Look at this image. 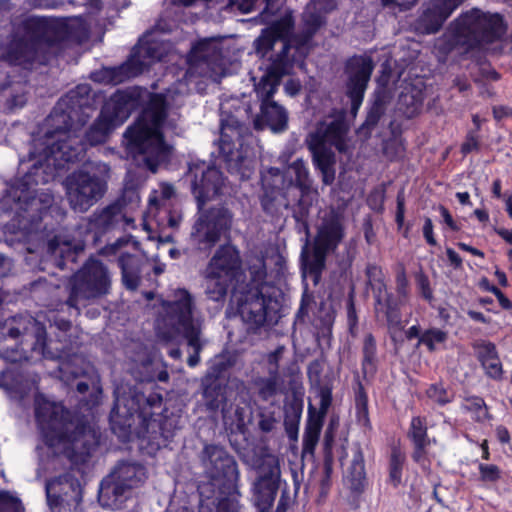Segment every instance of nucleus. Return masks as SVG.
Wrapping results in <instances>:
<instances>
[{"instance_id": "nucleus-1", "label": "nucleus", "mask_w": 512, "mask_h": 512, "mask_svg": "<svg viewBox=\"0 0 512 512\" xmlns=\"http://www.w3.org/2000/svg\"><path fill=\"white\" fill-rule=\"evenodd\" d=\"M180 411L170 412L163 406V395L158 387L150 390L129 388L127 393L116 394L109 415L113 434L123 442L131 441L135 436L146 442V447L157 451L174 438L181 429Z\"/></svg>"}, {"instance_id": "nucleus-2", "label": "nucleus", "mask_w": 512, "mask_h": 512, "mask_svg": "<svg viewBox=\"0 0 512 512\" xmlns=\"http://www.w3.org/2000/svg\"><path fill=\"white\" fill-rule=\"evenodd\" d=\"M96 98L89 84H79L57 101L45 123L47 159L64 163L82 160L85 149L81 140L71 134L80 131L92 117L97 109Z\"/></svg>"}, {"instance_id": "nucleus-3", "label": "nucleus", "mask_w": 512, "mask_h": 512, "mask_svg": "<svg viewBox=\"0 0 512 512\" xmlns=\"http://www.w3.org/2000/svg\"><path fill=\"white\" fill-rule=\"evenodd\" d=\"M82 32L81 23L73 18L28 16L12 33L5 58L11 65L27 70L36 63L45 65L47 58L42 54L44 49L79 38Z\"/></svg>"}, {"instance_id": "nucleus-4", "label": "nucleus", "mask_w": 512, "mask_h": 512, "mask_svg": "<svg viewBox=\"0 0 512 512\" xmlns=\"http://www.w3.org/2000/svg\"><path fill=\"white\" fill-rule=\"evenodd\" d=\"M35 419L48 447L63 446L64 456L74 464H84L99 445V436L83 419H74L62 404L43 394L34 399Z\"/></svg>"}, {"instance_id": "nucleus-5", "label": "nucleus", "mask_w": 512, "mask_h": 512, "mask_svg": "<svg viewBox=\"0 0 512 512\" xmlns=\"http://www.w3.org/2000/svg\"><path fill=\"white\" fill-rule=\"evenodd\" d=\"M202 462L209 481L198 488V512H237L240 471L234 456L223 446L206 444Z\"/></svg>"}, {"instance_id": "nucleus-6", "label": "nucleus", "mask_w": 512, "mask_h": 512, "mask_svg": "<svg viewBox=\"0 0 512 512\" xmlns=\"http://www.w3.org/2000/svg\"><path fill=\"white\" fill-rule=\"evenodd\" d=\"M329 117L332 118L331 121L318 122L315 130L306 138L313 165L321 173L325 185H331L335 180L336 156L331 147L339 153H346L350 130L345 110L333 109Z\"/></svg>"}, {"instance_id": "nucleus-7", "label": "nucleus", "mask_w": 512, "mask_h": 512, "mask_svg": "<svg viewBox=\"0 0 512 512\" xmlns=\"http://www.w3.org/2000/svg\"><path fill=\"white\" fill-rule=\"evenodd\" d=\"M122 206L112 203L93 214L82 219L77 226V232L82 237L80 243L72 245L70 242L60 243L57 237L48 243V251L56 257V266L64 269L68 263H75L78 254L83 252L86 244L97 246L102 243L103 237L113 231L121 222Z\"/></svg>"}, {"instance_id": "nucleus-8", "label": "nucleus", "mask_w": 512, "mask_h": 512, "mask_svg": "<svg viewBox=\"0 0 512 512\" xmlns=\"http://www.w3.org/2000/svg\"><path fill=\"white\" fill-rule=\"evenodd\" d=\"M111 277L107 266L95 257L88 258L70 278L67 305L79 311V305L109 294Z\"/></svg>"}, {"instance_id": "nucleus-9", "label": "nucleus", "mask_w": 512, "mask_h": 512, "mask_svg": "<svg viewBox=\"0 0 512 512\" xmlns=\"http://www.w3.org/2000/svg\"><path fill=\"white\" fill-rule=\"evenodd\" d=\"M294 178L287 187V202L285 207L290 209L295 220V230L298 233L309 234L310 210L317 198V191L312 189L309 171L303 160H295L289 167Z\"/></svg>"}, {"instance_id": "nucleus-10", "label": "nucleus", "mask_w": 512, "mask_h": 512, "mask_svg": "<svg viewBox=\"0 0 512 512\" xmlns=\"http://www.w3.org/2000/svg\"><path fill=\"white\" fill-rule=\"evenodd\" d=\"M42 166L40 161L34 163L28 172L17 179L10 188V195L18 205V209L22 213L21 216L32 224L42 221L53 201L52 195L42 193L37 196L35 190L32 189L33 186L46 182L44 178L41 180L37 178V173Z\"/></svg>"}, {"instance_id": "nucleus-11", "label": "nucleus", "mask_w": 512, "mask_h": 512, "mask_svg": "<svg viewBox=\"0 0 512 512\" xmlns=\"http://www.w3.org/2000/svg\"><path fill=\"white\" fill-rule=\"evenodd\" d=\"M128 145L143 154L148 169L156 172L159 165L170 155L171 148L166 143L162 130L138 117L137 121L124 133Z\"/></svg>"}, {"instance_id": "nucleus-12", "label": "nucleus", "mask_w": 512, "mask_h": 512, "mask_svg": "<svg viewBox=\"0 0 512 512\" xmlns=\"http://www.w3.org/2000/svg\"><path fill=\"white\" fill-rule=\"evenodd\" d=\"M280 292H262L257 289H245L237 301V311L248 331L256 332L266 324L277 322Z\"/></svg>"}, {"instance_id": "nucleus-13", "label": "nucleus", "mask_w": 512, "mask_h": 512, "mask_svg": "<svg viewBox=\"0 0 512 512\" xmlns=\"http://www.w3.org/2000/svg\"><path fill=\"white\" fill-rule=\"evenodd\" d=\"M457 20L473 50L500 40L507 31V24L500 13L484 12L479 8L461 13Z\"/></svg>"}, {"instance_id": "nucleus-14", "label": "nucleus", "mask_w": 512, "mask_h": 512, "mask_svg": "<svg viewBox=\"0 0 512 512\" xmlns=\"http://www.w3.org/2000/svg\"><path fill=\"white\" fill-rule=\"evenodd\" d=\"M191 231V240L199 250H211L223 236L230 233L233 214L223 205L201 210Z\"/></svg>"}, {"instance_id": "nucleus-15", "label": "nucleus", "mask_w": 512, "mask_h": 512, "mask_svg": "<svg viewBox=\"0 0 512 512\" xmlns=\"http://www.w3.org/2000/svg\"><path fill=\"white\" fill-rule=\"evenodd\" d=\"M65 185L71 208L85 212L104 196L107 179L104 175L80 169L67 176Z\"/></svg>"}, {"instance_id": "nucleus-16", "label": "nucleus", "mask_w": 512, "mask_h": 512, "mask_svg": "<svg viewBox=\"0 0 512 512\" xmlns=\"http://www.w3.org/2000/svg\"><path fill=\"white\" fill-rule=\"evenodd\" d=\"M256 477L251 486L252 500L258 512H270L279 491L281 469L278 459L267 455L255 466Z\"/></svg>"}, {"instance_id": "nucleus-17", "label": "nucleus", "mask_w": 512, "mask_h": 512, "mask_svg": "<svg viewBox=\"0 0 512 512\" xmlns=\"http://www.w3.org/2000/svg\"><path fill=\"white\" fill-rule=\"evenodd\" d=\"M186 177L190 181L191 193L196 200L198 210H202L209 200L222 194L224 175L221 170L206 161H190Z\"/></svg>"}, {"instance_id": "nucleus-18", "label": "nucleus", "mask_w": 512, "mask_h": 512, "mask_svg": "<svg viewBox=\"0 0 512 512\" xmlns=\"http://www.w3.org/2000/svg\"><path fill=\"white\" fill-rule=\"evenodd\" d=\"M374 68L373 59L368 55L354 54L344 62L345 93L350 100L353 114L358 112L363 103Z\"/></svg>"}, {"instance_id": "nucleus-19", "label": "nucleus", "mask_w": 512, "mask_h": 512, "mask_svg": "<svg viewBox=\"0 0 512 512\" xmlns=\"http://www.w3.org/2000/svg\"><path fill=\"white\" fill-rule=\"evenodd\" d=\"M188 71L200 77L213 78L223 70L224 57L221 48L211 39L197 41L187 54Z\"/></svg>"}, {"instance_id": "nucleus-20", "label": "nucleus", "mask_w": 512, "mask_h": 512, "mask_svg": "<svg viewBox=\"0 0 512 512\" xmlns=\"http://www.w3.org/2000/svg\"><path fill=\"white\" fill-rule=\"evenodd\" d=\"M465 0H429L422 13L414 22V29L422 35L437 33Z\"/></svg>"}, {"instance_id": "nucleus-21", "label": "nucleus", "mask_w": 512, "mask_h": 512, "mask_svg": "<svg viewBox=\"0 0 512 512\" xmlns=\"http://www.w3.org/2000/svg\"><path fill=\"white\" fill-rule=\"evenodd\" d=\"M139 105V95L133 91L117 90L101 108L100 115L116 128L121 126Z\"/></svg>"}, {"instance_id": "nucleus-22", "label": "nucleus", "mask_w": 512, "mask_h": 512, "mask_svg": "<svg viewBox=\"0 0 512 512\" xmlns=\"http://www.w3.org/2000/svg\"><path fill=\"white\" fill-rule=\"evenodd\" d=\"M164 308L169 320L181 328L183 336L200 330L193 323V298L188 290L180 289L178 298L167 302Z\"/></svg>"}, {"instance_id": "nucleus-23", "label": "nucleus", "mask_w": 512, "mask_h": 512, "mask_svg": "<svg viewBox=\"0 0 512 512\" xmlns=\"http://www.w3.org/2000/svg\"><path fill=\"white\" fill-rule=\"evenodd\" d=\"M241 256L236 246L231 243L220 245L210 258L206 270L213 276H226L228 279H236L241 269Z\"/></svg>"}, {"instance_id": "nucleus-24", "label": "nucleus", "mask_w": 512, "mask_h": 512, "mask_svg": "<svg viewBox=\"0 0 512 512\" xmlns=\"http://www.w3.org/2000/svg\"><path fill=\"white\" fill-rule=\"evenodd\" d=\"M345 237L342 217L335 212L323 218L313 240V246L327 252H334Z\"/></svg>"}, {"instance_id": "nucleus-25", "label": "nucleus", "mask_w": 512, "mask_h": 512, "mask_svg": "<svg viewBox=\"0 0 512 512\" xmlns=\"http://www.w3.org/2000/svg\"><path fill=\"white\" fill-rule=\"evenodd\" d=\"M46 494L49 505L58 507L64 503L69 504L70 500L78 503L81 500L82 491L78 479L65 474L47 484Z\"/></svg>"}, {"instance_id": "nucleus-26", "label": "nucleus", "mask_w": 512, "mask_h": 512, "mask_svg": "<svg viewBox=\"0 0 512 512\" xmlns=\"http://www.w3.org/2000/svg\"><path fill=\"white\" fill-rule=\"evenodd\" d=\"M471 347L485 375L496 381L502 380L503 366L495 343L478 339L471 344Z\"/></svg>"}, {"instance_id": "nucleus-27", "label": "nucleus", "mask_w": 512, "mask_h": 512, "mask_svg": "<svg viewBox=\"0 0 512 512\" xmlns=\"http://www.w3.org/2000/svg\"><path fill=\"white\" fill-rule=\"evenodd\" d=\"M407 438L412 443L411 458L416 464H422L427 460L428 448L431 440L428 434V421L425 416H413L411 418Z\"/></svg>"}, {"instance_id": "nucleus-28", "label": "nucleus", "mask_w": 512, "mask_h": 512, "mask_svg": "<svg viewBox=\"0 0 512 512\" xmlns=\"http://www.w3.org/2000/svg\"><path fill=\"white\" fill-rule=\"evenodd\" d=\"M329 253L312 245L310 248L308 243L302 247L300 255V269L304 279H311L313 285H318L322 273L326 268V260Z\"/></svg>"}, {"instance_id": "nucleus-29", "label": "nucleus", "mask_w": 512, "mask_h": 512, "mask_svg": "<svg viewBox=\"0 0 512 512\" xmlns=\"http://www.w3.org/2000/svg\"><path fill=\"white\" fill-rule=\"evenodd\" d=\"M21 331L17 327H7L0 322V357L10 363H21L28 360L26 351L20 348L17 340Z\"/></svg>"}, {"instance_id": "nucleus-30", "label": "nucleus", "mask_w": 512, "mask_h": 512, "mask_svg": "<svg viewBox=\"0 0 512 512\" xmlns=\"http://www.w3.org/2000/svg\"><path fill=\"white\" fill-rule=\"evenodd\" d=\"M269 64L266 67V73L274 79L282 81L285 76L293 74L297 58L295 54H291V45L284 42L281 49L272 52L266 57Z\"/></svg>"}, {"instance_id": "nucleus-31", "label": "nucleus", "mask_w": 512, "mask_h": 512, "mask_svg": "<svg viewBox=\"0 0 512 512\" xmlns=\"http://www.w3.org/2000/svg\"><path fill=\"white\" fill-rule=\"evenodd\" d=\"M131 490L112 475H107L101 482L98 490V501L103 507L118 509L128 498Z\"/></svg>"}, {"instance_id": "nucleus-32", "label": "nucleus", "mask_w": 512, "mask_h": 512, "mask_svg": "<svg viewBox=\"0 0 512 512\" xmlns=\"http://www.w3.org/2000/svg\"><path fill=\"white\" fill-rule=\"evenodd\" d=\"M288 114L286 109L274 99L260 104V113L255 119V126H267L274 132L287 128Z\"/></svg>"}, {"instance_id": "nucleus-33", "label": "nucleus", "mask_w": 512, "mask_h": 512, "mask_svg": "<svg viewBox=\"0 0 512 512\" xmlns=\"http://www.w3.org/2000/svg\"><path fill=\"white\" fill-rule=\"evenodd\" d=\"M456 48H463L466 52L473 50L457 18L451 22L448 32L435 42L436 51L443 56H448Z\"/></svg>"}, {"instance_id": "nucleus-34", "label": "nucleus", "mask_w": 512, "mask_h": 512, "mask_svg": "<svg viewBox=\"0 0 512 512\" xmlns=\"http://www.w3.org/2000/svg\"><path fill=\"white\" fill-rule=\"evenodd\" d=\"M201 387L205 405L209 411L216 412L219 409L226 412V389L227 381L216 380L209 377H202Z\"/></svg>"}, {"instance_id": "nucleus-35", "label": "nucleus", "mask_w": 512, "mask_h": 512, "mask_svg": "<svg viewBox=\"0 0 512 512\" xmlns=\"http://www.w3.org/2000/svg\"><path fill=\"white\" fill-rule=\"evenodd\" d=\"M110 474L130 490L139 487L147 478L146 468L142 464L128 460L118 461Z\"/></svg>"}, {"instance_id": "nucleus-36", "label": "nucleus", "mask_w": 512, "mask_h": 512, "mask_svg": "<svg viewBox=\"0 0 512 512\" xmlns=\"http://www.w3.org/2000/svg\"><path fill=\"white\" fill-rule=\"evenodd\" d=\"M347 480L350 490L355 494H362L367 486L364 452L358 443L353 448V455L348 467Z\"/></svg>"}, {"instance_id": "nucleus-37", "label": "nucleus", "mask_w": 512, "mask_h": 512, "mask_svg": "<svg viewBox=\"0 0 512 512\" xmlns=\"http://www.w3.org/2000/svg\"><path fill=\"white\" fill-rule=\"evenodd\" d=\"M151 33L147 32L139 38L138 43L133 47L130 57L142 66V73L147 70L151 64L161 59L159 45L156 41L150 40Z\"/></svg>"}, {"instance_id": "nucleus-38", "label": "nucleus", "mask_w": 512, "mask_h": 512, "mask_svg": "<svg viewBox=\"0 0 512 512\" xmlns=\"http://www.w3.org/2000/svg\"><path fill=\"white\" fill-rule=\"evenodd\" d=\"M123 285L126 289L135 291L141 282L139 259L130 253H122L118 258Z\"/></svg>"}, {"instance_id": "nucleus-39", "label": "nucleus", "mask_w": 512, "mask_h": 512, "mask_svg": "<svg viewBox=\"0 0 512 512\" xmlns=\"http://www.w3.org/2000/svg\"><path fill=\"white\" fill-rule=\"evenodd\" d=\"M167 116L168 103L165 96L162 94H153L139 117L162 130Z\"/></svg>"}, {"instance_id": "nucleus-40", "label": "nucleus", "mask_w": 512, "mask_h": 512, "mask_svg": "<svg viewBox=\"0 0 512 512\" xmlns=\"http://www.w3.org/2000/svg\"><path fill=\"white\" fill-rule=\"evenodd\" d=\"M378 369L377 343L374 335L368 333L363 338L361 372L363 378L373 377Z\"/></svg>"}, {"instance_id": "nucleus-41", "label": "nucleus", "mask_w": 512, "mask_h": 512, "mask_svg": "<svg viewBox=\"0 0 512 512\" xmlns=\"http://www.w3.org/2000/svg\"><path fill=\"white\" fill-rule=\"evenodd\" d=\"M206 289L205 293L208 299L223 304L226 300L228 290L235 281L226 276H213L210 271L205 269Z\"/></svg>"}, {"instance_id": "nucleus-42", "label": "nucleus", "mask_w": 512, "mask_h": 512, "mask_svg": "<svg viewBox=\"0 0 512 512\" xmlns=\"http://www.w3.org/2000/svg\"><path fill=\"white\" fill-rule=\"evenodd\" d=\"M369 399L364 385L356 379L355 388V416L357 424L364 429V431H372V423L369 417Z\"/></svg>"}, {"instance_id": "nucleus-43", "label": "nucleus", "mask_w": 512, "mask_h": 512, "mask_svg": "<svg viewBox=\"0 0 512 512\" xmlns=\"http://www.w3.org/2000/svg\"><path fill=\"white\" fill-rule=\"evenodd\" d=\"M406 455L398 446L391 448L388 459V478L387 483L397 489L402 484Z\"/></svg>"}, {"instance_id": "nucleus-44", "label": "nucleus", "mask_w": 512, "mask_h": 512, "mask_svg": "<svg viewBox=\"0 0 512 512\" xmlns=\"http://www.w3.org/2000/svg\"><path fill=\"white\" fill-rule=\"evenodd\" d=\"M116 127L112 125L106 118L102 115H98L92 125L88 128L85 133V141L90 146H97L103 144L107 141L109 134Z\"/></svg>"}, {"instance_id": "nucleus-45", "label": "nucleus", "mask_w": 512, "mask_h": 512, "mask_svg": "<svg viewBox=\"0 0 512 512\" xmlns=\"http://www.w3.org/2000/svg\"><path fill=\"white\" fill-rule=\"evenodd\" d=\"M465 413H471L472 419L476 423H484L492 419L485 400L477 395H471L464 398L460 406Z\"/></svg>"}, {"instance_id": "nucleus-46", "label": "nucleus", "mask_w": 512, "mask_h": 512, "mask_svg": "<svg viewBox=\"0 0 512 512\" xmlns=\"http://www.w3.org/2000/svg\"><path fill=\"white\" fill-rule=\"evenodd\" d=\"M250 282L247 284L246 289H257L262 292H280L279 289L266 281L267 270L266 264L263 260L257 264L249 266Z\"/></svg>"}, {"instance_id": "nucleus-47", "label": "nucleus", "mask_w": 512, "mask_h": 512, "mask_svg": "<svg viewBox=\"0 0 512 512\" xmlns=\"http://www.w3.org/2000/svg\"><path fill=\"white\" fill-rule=\"evenodd\" d=\"M235 364V360L228 353H220L210 359L208 368L203 377H211L212 379L227 381V372Z\"/></svg>"}, {"instance_id": "nucleus-48", "label": "nucleus", "mask_w": 512, "mask_h": 512, "mask_svg": "<svg viewBox=\"0 0 512 512\" xmlns=\"http://www.w3.org/2000/svg\"><path fill=\"white\" fill-rule=\"evenodd\" d=\"M112 77V84L117 85L125 82L130 78L137 77L142 74V66L134 60V57L128 59L122 64L114 67H109V72Z\"/></svg>"}, {"instance_id": "nucleus-49", "label": "nucleus", "mask_w": 512, "mask_h": 512, "mask_svg": "<svg viewBox=\"0 0 512 512\" xmlns=\"http://www.w3.org/2000/svg\"><path fill=\"white\" fill-rule=\"evenodd\" d=\"M219 154L226 163L229 172H232V169L239 168V162L242 161V156L236 151L234 141L223 129L219 138Z\"/></svg>"}, {"instance_id": "nucleus-50", "label": "nucleus", "mask_w": 512, "mask_h": 512, "mask_svg": "<svg viewBox=\"0 0 512 512\" xmlns=\"http://www.w3.org/2000/svg\"><path fill=\"white\" fill-rule=\"evenodd\" d=\"M281 81L274 79L268 73H264L259 81L254 84V92L260 104L266 103L274 99L275 94L278 92Z\"/></svg>"}, {"instance_id": "nucleus-51", "label": "nucleus", "mask_w": 512, "mask_h": 512, "mask_svg": "<svg viewBox=\"0 0 512 512\" xmlns=\"http://www.w3.org/2000/svg\"><path fill=\"white\" fill-rule=\"evenodd\" d=\"M280 375H268V377H257L254 379V386L257 389L258 397L262 401H268L275 397L279 391Z\"/></svg>"}, {"instance_id": "nucleus-52", "label": "nucleus", "mask_w": 512, "mask_h": 512, "mask_svg": "<svg viewBox=\"0 0 512 512\" xmlns=\"http://www.w3.org/2000/svg\"><path fill=\"white\" fill-rule=\"evenodd\" d=\"M79 361L82 362V359L74 355L73 357L60 362L58 367L60 373L59 377L66 384L87 374L86 369L77 364Z\"/></svg>"}, {"instance_id": "nucleus-53", "label": "nucleus", "mask_w": 512, "mask_h": 512, "mask_svg": "<svg viewBox=\"0 0 512 512\" xmlns=\"http://www.w3.org/2000/svg\"><path fill=\"white\" fill-rule=\"evenodd\" d=\"M428 399L440 407H444L454 401V392L445 387L443 382L432 383L425 391Z\"/></svg>"}, {"instance_id": "nucleus-54", "label": "nucleus", "mask_w": 512, "mask_h": 512, "mask_svg": "<svg viewBox=\"0 0 512 512\" xmlns=\"http://www.w3.org/2000/svg\"><path fill=\"white\" fill-rule=\"evenodd\" d=\"M384 113L385 102L379 95H377L372 105L368 109L365 120L362 123L360 129L370 133L378 125Z\"/></svg>"}, {"instance_id": "nucleus-55", "label": "nucleus", "mask_w": 512, "mask_h": 512, "mask_svg": "<svg viewBox=\"0 0 512 512\" xmlns=\"http://www.w3.org/2000/svg\"><path fill=\"white\" fill-rule=\"evenodd\" d=\"M448 339V333L440 328L431 327L422 332L416 347L424 345L429 352L436 351V344H443Z\"/></svg>"}, {"instance_id": "nucleus-56", "label": "nucleus", "mask_w": 512, "mask_h": 512, "mask_svg": "<svg viewBox=\"0 0 512 512\" xmlns=\"http://www.w3.org/2000/svg\"><path fill=\"white\" fill-rule=\"evenodd\" d=\"M294 22L290 17H283L273 22L268 27H265V31L269 32L278 42L282 45L284 41H288L293 33Z\"/></svg>"}, {"instance_id": "nucleus-57", "label": "nucleus", "mask_w": 512, "mask_h": 512, "mask_svg": "<svg viewBox=\"0 0 512 512\" xmlns=\"http://www.w3.org/2000/svg\"><path fill=\"white\" fill-rule=\"evenodd\" d=\"M278 41L263 28L260 35L254 40L253 47L259 59H266L270 55Z\"/></svg>"}, {"instance_id": "nucleus-58", "label": "nucleus", "mask_w": 512, "mask_h": 512, "mask_svg": "<svg viewBox=\"0 0 512 512\" xmlns=\"http://www.w3.org/2000/svg\"><path fill=\"white\" fill-rule=\"evenodd\" d=\"M413 277L419 296L431 305L435 297L429 276L420 267L418 271L414 272Z\"/></svg>"}, {"instance_id": "nucleus-59", "label": "nucleus", "mask_w": 512, "mask_h": 512, "mask_svg": "<svg viewBox=\"0 0 512 512\" xmlns=\"http://www.w3.org/2000/svg\"><path fill=\"white\" fill-rule=\"evenodd\" d=\"M32 351L39 353L43 358L56 359L61 356L49 348L46 329L43 325L38 326L35 332V341L32 345Z\"/></svg>"}, {"instance_id": "nucleus-60", "label": "nucleus", "mask_w": 512, "mask_h": 512, "mask_svg": "<svg viewBox=\"0 0 512 512\" xmlns=\"http://www.w3.org/2000/svg\"><path fill=\"white\" fill-rule=\"evenodd\" d=\"M423 100L424 98L421 91H417L415 94L401 93L399 97L400 104L406 107L404 113L408 117H413L421 110Z\"/></svg>"}, {"instance_id": "nucleus-61", "label": "nucleus", "mask_w": 512, "mask_h": 512, "mask_svg": "<svg viewBox=\"0 0 512 512\" xmlns=\"http://www.w3.org/2000/svg\"><path fill=\"white\" fill-rule=\"evenodd\" d=\"M200 335L201 330L183 336L187 341V345L193 349V353L187 359V365L190 368H194L200 363V353L203 349Z\"/></svg>"}, {"instance_id": "nucleus-62", "label": "nucleus", "mask_w": 512, "mask_h": 512, "mask_svg": "<svg viewBox=\"0 0 512 512\" xmlns=\"http://www.w3.org/2000/svg\"><path fill=\"white\" fill-rule=\"evenodd\" d=\"M374 300L376 312L401 307V302L398 297L394 293L388 292L387 288L385 290L375 291Z\"/></svg>"}, {"instance_id": "nucleus-63", "label": "nucleus", "mask_w": 512, "mask_h": 512, "mask_svg": "<svg viewBox=\"0 0 512 512\" xmlns=\"http://www.w3.org/2000/svg\"><path fill=\"white\" fill-rule=\"evenodd\" d=\"M365 274L368 281L372 284L373 293L379 290L386 289L384 274L382 268L376 264H368L366 266Z\"/></svg>"}, {"instance_id": "nucleus-64", "label": "nucleus", "mask_w": 512, "mask_h": 512, "mask_svg": "<svg viewBox=\"0 0 512 512\" xmlns=\"http://www.w3.org/2000/svg\"><path fill=\"white\" fill-rule=\"evenodd\" d=\"M479 479L485 483H496L501 479V469L495 464L478 465Z\"/></svg>"}]
</instances>
